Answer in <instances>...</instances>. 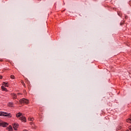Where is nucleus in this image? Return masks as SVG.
<instances>
[{
    "mask_svg": "<svg viewBox=\"0 0 131 131\" xmlns=\"http://www.w3.org/2000/svg\"><path fill=\"white\" fill-rule=\"evenodd\" d=\"M12 97H13V99H17V95L15 93L12 94Z\"/></svg>",
    "mask_w": 131,
    "mask_h": 131,
    "instance_id": "obj_6",
    "label": "nucleus"
},
{
    "mask_svg": "<svg viewBox=\"0 0 131 131\" xmlns=\"http://www.w3.org/2000/svg\"><path fill=\"white\" fill-rule=\"evenodd\" d=\"M2 90H3V91H5V92H6L7 91V88H5V86H2Z\"/></svg>",
    "mask_w": 131,
    "mask_h": 131,
    "instance_id": "obj_12",
    "label": "nucleus"
},
{
    "mask_svg": "<svg viewBox=\"0 0 131 131\" xmlns=\"http://www.w3.org/2000/svg\"><path fill=\"white\" fill-rule=\"evenodd\" d=\"M126 18H127V16H125V19H126Z\"/></svg>",
    "mask_w": 131,
    "mask_h": 131,
    "instance_id": "obj_19",
    "label": "nucleus"
},
{
    "mask_svg": "<svg viewBox=\"0 0 131 131\" xmlns=\"http://www.w3.org/2000/svg\"><path fill=\"white\" fill-rule=\"evenodd\" d=\"M13 105H14V103L13 102H9L8 103V106L9 107H13Z\"/></svg>",
    "mask_w": 131,
    "mask_h": 131,
    "instance_id": "obj_8",
    "label": "nucleus"
},
{
    "mask_svg": "<svg viewBox=\"0 0 131 131\" xmlns=\"http://www.w3.org/2000/svg\"><path fill=\"white\" fill-rule=\"evenodd\" d=\"M13 127L14 130H17L18 129V127H19V124L18 123H14L13 124Z\"/></svg>",
    "mask_w": 131,
    "mask_h": 131,
    "instance_id": "obj_4",
    "label": "nucleus"
},
{
    "mask_svg": "<svg viewBox=\"0 0 131 131\" xmlns=\"http://www.w3.org/2000/svg\"><path fill=\"white\" fill-rule=\"evenodd\" d=\"M11 78H12V79H14V78H15V76L14 75H12L11 76Z\"/></svg>",
    "mask_w": 131,
    "mask_h": 131,
    "instance_id": "obj_14",
    "label": "nucleus"
},
{
    "mask_svg": "<svg viewBox=\"0 0 131 131\" xmlns=\"http://www.w3.org/2000/svg\"><path fill=\"white\" fill-rule=\"evenodd\" d=\"M8 125H9V124H8V123H6L5 122H0L1 126H3V127H6V126H8Z\"/></svg>",
    "mask_w": 131,
    "mask_h": 131,
    "instance_id": "obj_3",
    "label": "nucleus"
},
{
    "mask_svg": "<svg viewBox=\"0 0 131 131\" xmlns=\"http://www.w3.org/2000/svg\"><path fill=\"white\" fill-rule=\"evenodd\" d=\"M19 119L23 122H26V118H25V117H21L19 118Z\"/></svg>",
    "mask_w": 131,
    "mask_h": 131,
    "instance_id": "obj_5",
    "label": "nucleus"
},
{
    "mask_svg": "<svg viewBox=\"0 0 131 131\" xmlns=\"http://www.w3.org/2000/svg\"><path fill=\"white\" fill-rule=\"evenodd\" d=\"M126 122H128V123H131V119H128L126 120Z\"/></svg>",
    "mask_w": 131,
    "mask_h": 131,
    "instance_id": "obj_13",
    "label": "nucleus"
},
{
    "mask_svg": "<svg viewBox=\"0 0 131 131\" xmlns=\"http://www.w3.org/2000/svg\"><path fill=\"white\" fill-rule=\"evenodd\" d=\"M7 129L9 131H13V127H12V126H9Z\"/></svg>",
    "mask_w": 131,
    "mask_h": 131,
    "instance_id": "obj_7",
    "label": "nucleus"
},
{
    "mask_svg": "<svg viewBox=\"0 0 131 131\" xmlns=\"http://www.w3.org/2000/svg\"><path fill=\"white\" fill-rule=\"evenodd\" d=\"M126 131H129V130H126Z\"/></svg>",
    "mask_w": 131,
    "mask_h": 131,
    "instance_id": "obj_21",
    "label": "nucleus"
},
{
    "mask_svg": "<svg viewBox=\"0 0 131 131\" xmlns=\"http://www.w3.org/2000/svg\"><path fill=\"white\" fill-rule=\"evenodd\" d=\"M20 95H21V93H17V96H20Z\"/></svg>",
    "mask_w": 131,
    "mask_h": 131,
    "instance_id": "obj_15",
    "label": "nucleus"
},
{
    "mask_svg": "<svg viewBox=\"0 0 131 131\" xmlns=\"http://www.w3.org/2000/svg\"><path fill=\"white\" fill-rule=\"evenodd\" d=\"M3 78V76H0V79H2Z\"/></svg>",
    "mask_w": 131,
    "mask_h": 131,
    "instance_id": "obj_16",
    "label": "nucleus"
},
{
    "mask_svg": "<svg viewBox=\"0 0 131 131\" xmlns=\"http://www.w3.org/2000/svg\"><path fill=\"white\" fill-rule=\"evenodd\" d=\"M0 116H6L8 117H12V116H11V114L4 112H0Z\"/></svg>",
    "mask_w": 131,
    "mask_h": 131,
    "instance_id": "obj_1",
    "label": "nucleus"
},
{
    "mask_svg": "<svg viewBox=\"0 0 131 131\" xmlns=\"http://www.w3.org/2000/svg\"><path fill=\"white\" fill-rule=\"evenodd\" d=\"M32 128H34V127H33V125L32 126Z\"/></svg>",
    "mask_w": 131,
    "mask_h": 131,
    "instance_id": "obj_18",
    "label": "nucleus"
},
{
    "mask_svg": "<svg viewBox=\"0 0 131 131\" xmlns=\"http://www.w3.org/2000/svg\"><path fill=\"white\" fill-rule=\"evenodd\" d=\"M8 82L7 83H6V82H3V85H5V86H7L8 88V86H9V85H8Z\"/></svg>",
    "mask_w": 131,
    "mask_h": 131,
    "instance_id": "obj_11",
    "label": "nucleus"
},
{
    "mask_svg": "<svg viewBox=\"0 0 131 131\" xmlns=\"http://www.w3.org/2000/svg\"><path fill=\"white\" fill-rule=\"evenodd\" d=\"M120 25H122V23H120Z\"/></svg>",
    "mask_w": 131,
    "mask_h": 131,
    "instance_id": "obj_20",
    "label": "nucleus"
},
{
    "mask_svg": "<svg viewBox=\"0 0 131 131\" xmlns=\"http://www.w3.org/2000/svg\"><path fill=\"white\" fill-rule=\"evenodd\" d=\"M19 102L20 104H28V100L25 99V98H23L22 99H20L19 100Z\"/></svg>",
    "mask_w": 131,
    "mask_h": 131,
    "instance_id": "obj_2",
    "label": "nucleus"
},
{
    "mask_svg": "<svg viewBox=\"0 0 131 131\" xmlns=\"http://www.w3.org/2000/svg\"><path fill=\"white\" fill-rule=\"evenodd\" d=\"M28 120H29V121H33V120H34V119L30 117L28 118Z\"/></svg>",
    "mask_w": 131,
    "mask_h": 131,
    "instance_id": "obj_10",
    "label": "nucleus"
},
{
    "mask_svg": "<svg viewBox=\"0 0 131 131\" xmlns=\"http://www.w3.org/2000/svg\"><path fill=\"white\" fill-rule=\"evenodd\" d=\"M30 124H31V125H32V122H30Z\"/></svg>",
    "mask_w": 131,
    "mask_h": 131,
    "instance_id": "obj_17",
    "label": "nucleus"
},
{
    "mask_svg": "<svg viewBox=\"0 0 131 131\" xmlns=\"http://www.w3.org/2000/svg\"><path fill=\"white\" fill-rule=\"evenodd\" d=\"M22 115V114L21 113H18L16 114V117L19 118Z\"/></svg>",
    "mask_w": 131,
    "mask_h": 131,
    "instance_id": "obj_9",
    "label": "nucleus"
}]
</instances>
